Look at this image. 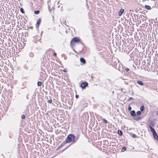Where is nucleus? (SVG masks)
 Wrapping results in <instances>:
<instances>
[{"label": "nucleus", "instance_id": "nucleus-15", "mask_svg": "<svg viewBox=\"0 0 158 158\" xmlns=\"http://www.w3.org/2000/svg\"><path fill=\"white\" fill-rule=\"evenodd\" d=\"M149 128L150 129L151 131L153 134L155 132H156V131L154 130V129L151 126H149Z\"/></svg>", "mask_w": 158, "mask_h": 158}, {"label": "nucleus", "instance_id": "nucleus-4", "mask_svg": "<svg viewBox=\"0 0 158 158\" xmlns=\"http://www.w3.org/2000/svg\"><path fill=\"white\" fill-rule=\"evenodd\" d=\"M88 85V83L87 82H85L82 83L81 84V86L83 89H85Z\"/></svg>", "mask_w": 158, "mask_h": 158}, {"label": "nucleus", "instance_id": "nucleus-8", "mask_svg": "<svg viewBox=\"0 0 158 158\" xmlns=\"http://www.w3.org/2000/svg\"><path fill=\"white\" fill-rule=\"evenodd\" d=\"M155 123L154 121H151L150 123V125L149 126H149L151 127H154L155 126Z\"/></svg>", "mask_w": 158, "mask_h": 158}, {"label": "nucleus", "instance_id": "nucleus-38", "mask_svg": "<svg viewBox=\"0 0 158 158\" xmlns=\"http://www.w3.org/2000/svg\"><path fill=\"white\" fill-rule=\"evenodd\" d=\"M49 9V11H50V12H51V10H50Z\"/></svg>", "mask_w": 158, "mask_h": 158}, {"label": "nucleus", "instance_id": "nucleus-31", "mask_svg": "<svg viewBox=\"0 0 158 158\" xmlns=\"http://www.w3.org/2000/svg\"><path fill=\"white\" fill-rule=\"evenodd\" d=\"M128 110H131V107L130 106H129L128 108Z\"/></svg>", "mask_w": 158, "mask_h": 158}, {"label": "nucleus", "instance_id": "nucleus-37", "mask_svg": "<svg viewBox=\"0 0 158 158\" xmlns=\"http://www.w3.org/2000/svg\"><path fill=\"white\" fill-rule=\"evenodd\" d=\"M30 28L31 29H32L33 27H30Z\"/></svg>", "mask_w": 158, "mask_h": 158}, {"label": "nucleus", "instance_id": "nucleus-7", "mask_svg": "<svg viewBox=\"0 0 158 158\" xmlns=\"http://www.w3.org/2000/svg\"><path fill=\"white\" fill-rule=\"evenodd\" d=\"M124 11V9H121L120 10L118 13V15L119 16H121Z\"/></svg>", "mask_w": 158, "mask_h": 158}, {"label": "nucleus", "instance_id": "nucleus-25", "mask_svg": "<svg viewBox=\"0 0 158 158\" xmlns=\"http://www.w3.org/2000/svg\"><path fill=\"white\" fill-rule=\"evenodd\" d=\"M102 120L103 121V122L105 123H108V122L104 118H103L102 119Z\"/></svg>", "mask_w": 158, "mask_h": 158}, {"label": "nucleus", "instance_id": "nucleus-41", "mask_svg": "<svg viewBox=\"0 0 158 158\" xmlns=\"http://www.w3.org/2000/svg\"><path fill=\"white\" fill-rule=\"evenodd\" d=\"M157 115H158V113L157 114Z\"/></svg>", "mask_w": 158, "mask_h": 158}, {"label": "nucleus", "instance_id": "nucleus-5", "mask_svg": "<svg viewBox=\"0 0 158 158\" xmlns=\"http://www.w3.org/2000/svg\"><path fill=\"white\" fill-rule=\"evenodd\" d=\"M113 67H114L116 69H117V66L118 65H120V63H117L115 61L113 62Z\"/></svg>", "mask_w": 158, "mask_h": 158}, {"label": "nucleus", "instance_id": "nucleus-19", "mask_svg": "<svg viewBox=\"0 0 158 158\" xmlns=\"http://www.w3.org/2000/svg\"><path fill=\"white\" fill-rule=\"evenodd\" d=\"M29 56L31 57H33L34 56V53L32 52H30L29 54Z\"/></svg>", "mask_w": 158, "mask_h": 158}, {"label": "nucleus", "instance_id": "nucleus-39", "mask_svg": "<svg viewBox=\"0 0 158 158\" xmlns=\"http://www.w3.org/2000/svg\"><path fill=\"white\" fill-rule=\"evenodd\" d=\"M64 72L65 73L66 72L65 71V70H64Z\"/></svg>", "mask_w": 158, "mask_h": 158}, {"label": "nucleus", "instance_id": "nucleus-14", "mask_svg": "<svg viewBox=\"0 0 158 158\" xmlns=\"http://www.w3.org/2000/svg\"><path fill=\"white\" fill-rule=\"evenodd\" d=\"M118 133L120 136H122L123 135L122 131L120 130H118Z\"/></svg>", "mask_w": 158, "mask_h": 158}, {"label": "nucleus", "instance_id": "nucleus-18", "mask_svg": "<svg viewBox=\"0 0 158 158\" xmlns=\"http://www.w3.org/2000/svg\"><path fill=\"white\" fill-rule=\"evenodd\" d=\"M144 109V106H142L140 107V110L141 111H143Z\"/></svg>", "mask_w": 158, "mask_h": 158}, {"label": "nucleus", "instance_id": "nucleus-27", "mask_svg": "<svg viewBox=\"0 0 158 158\" xmlns=\"http://www.w3.org/2000/svg\"><path fill=\"white\" fill-rule=\"evenodd\" d=\"M21 118L22 119H24L25 118V116L24 114L22 115Z\"/></svg>", "mask_w": 158, "mask_h": 158}, {"label": "nucleus", "instance_id": "nucleus-10", "mask_svg": "<svg viewBox=\"0 0 158 158\" xmlns=\"http://www.w3.org/2000/svg\"><path fill=\"white\" fill-rule=\"evenodd\" d=\"M41 20L40 19H39L36 22V27H38L40 23Z\"/></svg>", "mask_w": 158, "mask_h": 158}, {"label": "nucleus", "instance_id": "nucleus-26", "mask_svg": "<svg viewBox=\"0 0 158 158\" xmlns=\"http://www.w3.org/2000/svg\"><path fill=\"white\" fill-rule=\"evenodd\" d=\"M120 68H121V67L120 66V65H118V66H117V69H118V70H119V71H120Z\"/></svg>", "mask_w": 158, "mask_h": 158}, {"label": "nucleus", "instance_id": "nucleus-35", "mask_svg": "<svg viewBox=\"0 0 158 158\" xmlns=\"http://www.w3.org/2000/svg\"><path fill=\"white\" fill-rule=\"evenodd\" d=\"M125 70L126 71H128L129 70V69L128 68H126V69H125Z\"/></svg>", "mask_w": 158, "mask_h": 158}, {"label": "nucleus", "instance_id": "nucleus-13", "mask_svg": "<svg viewBox=\"0 0 158 158\" xmlns=\"http://www.w3.org/2000/svg\"><path fill=\"white\" fill-rule=\"evenodd\" d=\"M80 61L83 64H85L86 62V61L84 59V58L83 57H81L80 58Z\"/></svg>", "mask_w": 158, "mask_h": 158}, {"label": "nucleus", "instance_id": "nucleus-22", "mask_svg": "<svg viewBox=\"0 0 158 158\" xmlns=\"http://www.w3.org/2000/svg\"><path fill=\"white\" fill-rule=\"evenodd\" d=\"M141 114V112L140 111H139L136 112V114L138 115H140Z\"/></svg>", "mask_w": 158, "mask_h": 158}, {"label": "nucleus", "instance_id": "nucleus-28", "mask_svg": "<svg viewBox=\"0 0 158 158\" xmlns=\"http://www.w3.org/2000/svg\"><path fill=\"white\" fill-rule=\"evenodd\" d=\"M44 73L43 72H40V75L41 77H42L43 76Z\"/></svg>", "mask_w": 158, "mask_h": 158}, {"label": "nucleus", "instance_id": "nucleus-40", "mask_svg": "<svg viewBox=\"0 0 158 158\" xmlns=\"http://www.w3.org/2000/svg\"><path fill=\"white\" fill-rule=\"evenodd\" d=\"M94 57V60H95V57Z\"/></svg>", "mask_w": 158, "mask_h": 158}, {"label": "nucleus", "instance_id": "nucleus-36", "mask_svg": "<svg viewBox=\"0 0 158 158\" xmlns=\"http://www.w3.org/2000/svg\"><path fill=\"white\" fill-rule=\"evenodd\" d=\"M53 56H56V53H54L53 54Z\"/></svg>", "mask_w": 158, "mask_h": 158}, {"label": "nucleus", "instance_id": "nucleus-16", "mask_svg": "<svg viewBox=\"0 0 158 158\" xmlns=\"http://www.w3.org/2000/svg\"><path fill=\"white\" fill-rule=\"evenodd\" d=\"M67 143L66 142V141H64L62 143L60 144V145L59 146V148H60L63 146H64L66 143Z\"/></svg>", "mask_w": 158, "mask_h": 158}, {"label": "nucleus", "instance_id": "nucleus-9", "mask_svg": "<svg viewBox=\"0 0 158 158\" xmlns=\"http://www.w3.org/2000/svg\"><path fill=\"white\" fill-rule=\"evenodd\" d=\"M137 83L141 86H143L144 85V83L142 81L140 80L137 81Z\"/></svg>", "mask_w": 158, "mask_h": 158}, {"label": "nucleus", "instance_id": "nucleus-3", "mask_svg": "<svg viewBox=\"0 0 158 158\" xmlns=\"http://www.w3.org/2000/svg\"><path fill=\"white\" fill-rule=\"evenodd\" d=\"M80 41V40L79 38L77 37H74L73 38L71 41L70 43L72 44L73 42H78Z\"/></svg>", "mask_w": 158, "mask_h": 158}, {"label": "nucleus", "instance_id": "nucleus-29", "mask_svg": "<svg viewBox=\"0 0 158 158\" xmlns=\"http://www.w3.org/2000/svg\"><path fill=\"white\" fill-rule=\"evenodd\" d=\"M52 99L49 100L48 101V102L49 103H51L52 102Z\"/></svg>", "mask_w": 158, "mask_h": 158}, {"label": "nucleus", "instance_id": "nucleus-32", "mask_svg": "<svg viewBox=\"0 0 158 158\" xmlns=\"http://www.w3.org/2000/svg\"><path fill=\"white\" fill-rule=\"evenodd\" d=\"M134 99V98H132V97H131L129 99H128V101H130V100H133Z\"/></svg>", "mask_w": 158, "mask_h": 158}, {"label": "nucleus", "instance_id": "nucleus-6", "mask_svg": "<svg viewBox=\"0 0 158 158\" xmlns=\"http://www.w3.org/2000/svg\"><path fill=\"white\" fill-rule=\"evenodd\" d=\"M141 118H142L139 116L137 117H135L133 118V120H135L136 121L139 120H141Z\"/></svg>", "mask_w": 158, "mask_h": 158}, {"label": "nucleus", "instance_id": "nucleus-30", "mask_svg": "<svg viewBox=\"0 0 158 158\" xmlns=\"http://www.w3.org/2000/svg\"><path fill=\"white\" fill-rule=\"evenodd\" d=\"M132 136L133 138H135L136 137V136L134 134H133L132 135Z\"/></svg>", "mask_w": 158, "mask_h": 158}, {"label": "nucleus", "instance_id": "nucleus-20", "mask_svg": "<svg viewBox=\"0 0 158 158\" xmlns=\"http://www.w3.org/2000/svg\"><path fill=\"white\" fill-rule=\"evenodd\" d=\"M42 85V82L41 81H38L37 82V85L38 86H40Z\"/></svg>", "mask_w": 158, "mask_h": 158}, {"label": "nucleus", "instance_id": "nucleus-11", "mask_svg": "<svg viewBox=\"0 0 158 158\" xmlns=\"http://www.w3.org/2000/svg\"><path fill=\"white\" fill-rule=\"evenodd\" d=\"M154 138L156 140H158V135L156 133V132L153 134Z\"/></svg>", "mask_w": 158, "mask_h": 158}, {"label": "nucleus", "instance_id": "nucleus-34", "mask_svg": "<svg viewBox=\"0 0 158 158\" xmlns=\"http://www.w3.org/2000/svg\"><path fill=\"white\" fill-rule=\"evenodd\" d=\"M76 98H79V95H76Z\"/></svg>", "mask_w": 158, "mask_h": 158}, {"label": "nucleus", "instance_id": "nucleus-2", "mask_svg": "<svg viewBox=\"0 0 158 158\" xmlns=\"http://www.w3.org/2000/svg\"><path fill=\"white\" fill-rule=\"evenodd\" d=\"M41 36L37 35L35 36H34L33 37L32 40L35 43H36L39 41L41 40Z\"/></svg>", "mask_w": 158, "mask_h": 158}, {"label": "nucleus", "instance_id": "nucleus-24", "mask_svg": "<svg viewBox=\"0 0 158 158\" xmlns=\"http://www.w3.org/2000/svg\"><path fill=\"white\" fill-rule=\"evenodd\" d=\"M126 148L125 147H123L121 151L123 152L126 150Z\"/></svg>", "mask_w": 158, "mask_h": 158}, {"label": "nucleus", "instance_id": "nucleus-33", "mask_svg": "<svg viewBox=\"0 0 158 158\" xmlns=\"http://www.w3.org/2000/svg\"><path fill=\"white\" fill-rule=\"evenodd\" d=\"M128 81H124V83L125 84H126V85H128Z\"/></svg>", "mask_w": 158, "mask_h": 158}, {"label": "nucleus", "instance_id": "nucleus-17", "mask_svg": "<svg viewBox=\"0 0 158 158\" xmlns=\"http://www.w3.org/2000/svg\"><path fill=\"white\" fill-rule=\"evenodd\" d=\"M145 8L148 10H150L151 9V7L149 6L145 5Z\"/></svg>", "mask_w": 158, "mask_h": 158}, {"label": "nucleus", "instance_id": "nucleus-1", "mask_svg": "<svg viewBox=\"0 0 158 158\" xmlns=\"http://www.w3.org/2000/svg\"><path fill=\"white\" fill-rule=\"evenodd\" d=\"M75 136L72 134H70L68 135L67 137L65 139L66 142L67 143H69L71 142H73L74 143L76 142L77 139L75 140Z\"/></svg>", "mask_w": 158, "mask_h": 158}, {"label": "nucleus", "instance_id": "nucleus-12", "mask_svg": "<svg viewBox=\"0 0 158 158\" xmlns=\"http://www.w3.org/2000/svg\"><path fill=\"white\" fill-rule=\"evenodd\" d=\"M131 115L133 116H135L136 115L135 112V110H133L130 112Z\"/></svg>", "mask_w": 158, "mask_h": 158}, {"label": "nucleus", "instance_id": "nucleus-21", "mask_svg": "<svg viewBox=\"0 0 158 158\" xmlns=\"http://www.w3.org/2000/svg\"><path fill=\"white\" fill-rule=\"evenodd\" d=\"M40 13V11L39 10H35L34 11V13L35 14H38Z\"/></svg>", "mask_w": 158, "mask_h": 158}, {"label": "nucleus", "instance_id": "nucleus-23", "mask_svg": "<svg viewBox=\"0 0 158 158\" xmlns=\"http://www.w3.org/2000/svg\"><path fill=\"white\" fill-rule=\"evenodd\" d=\"M20 11L23 13V14H24V10L22 8H21L20 9Z\"/></svg>", "mask_w": 158, "mask_h": 158}]
</instances>
